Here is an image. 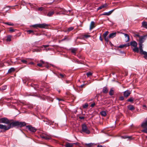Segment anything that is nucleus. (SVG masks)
<instances>
[{
    "instance_id": "obj_49",
    "label": "nucleus",
    "mask_w": 147,
    "mask_h": 147,
    "mask_svg": "<svg viewBox=\"0 0 147 147\" xmlns=\"http://www.w3.org/2000/svg\"><path fill=\"white\" fill-rule=\"evenodd\" d=\"M90 37V36L89 35H83V37L86 38H88Z\"/></svg>"
},
{
    "instance_id": "obj_30",
    "label": "nucleus",
    "mask_w": 147,
    "mask_h": 147,
    "mask_svg": "<svg viewBox=\"0 0 147 147\" xmlns=\"http://www.w3.org/2000/svg\"><path fill=\"white\" fill-rule=\"evenodd\" d=\"M100 113L101 115L103 116H105L106 115V113L105 111H102L100 112Z\"/></svg>"
},
{
    "instance_id": "obj_24",
    "label": "nucleus",
    "mask_w": 147,
    "mask_h": 147,
    "mask_svg": "<svg viewBox=\"0 0 147 147\" xmlns=\"http://www.w3.org/2000/svg\"><path fill=\"white\" fill-rule=\"evenodd\" d=\"M46 121V124L50 125L52 124L53 122L51 121L48 119H47Z\"/></svg>"
},
{
    "instance_id": "obj_9",
    "label": "nucleus",
    "mask_w": 147,
    "mask_h": 147,
    "mask_svg": "<svg viewBox=\"0 0 147 147\" xmlns=\"http://www.w3.org/2000/svg\"><path fill=\"white\" fill-rule=\"evenodd\" d=\"M146 36L144 35L140 37L139 39V43L142 44L144 42V40L145 39V38Z\"/></svg>"
},
{
    "instance_id": "obj_42",
    "label": "nucleus",
    "mask_w": 147,
    "mask_h": 147,
    "mask_svg": "<svg viewBox=\"0 0 147 147\" xmlns=\"http://www.w3.org/2000/svg\"><path fill=\"white\" fill-rule=\"evenodd\" d=\"M88 104L86 103L85 104L83 105V107L84 108H86L88 107Z\"/></svg>"
},
{
    "instance_id": "obj_16",
    "label": "nucleus",
    "mask_w": 147,
    "mask_h": 147,
    "mask_svg": "<svg viewBox=\"0 0 147 147\" xmlns=\"http://www.w3.org/2000/svg\"><path fill=\"white\" fill-rule=\"evenodd\" d=\"M95 23L94 22H93L92 21L90 23V30H91L94 27H95Z\"/></svg>"
},
{
    "instance_id": "obj_22",
    "label": "nucleus",
    "mask_w": 147,
    "mask_h": 147,
    "mask_svg": "<svg viewBox=\"0 0 147 147\" xmlns=\"http://www.w3.org/2000/svg\"><path fill=\"white\" fill-rule=\"evenodd\" d=\"M133 50L134 52L137 53H138L139 52V48L137 47H134V48L133 49Z\"/></svg>"
},
{
    "instance_id": "obj_48",
    "label": "nucleus",
    "mask_w": 147,
    "mask_h": 147,
    "mask_svg": "<svg viewBox=\"0 0 147 147\" xmlns=\"http://www.w3.org/2000/svg\"><path fill=\"white\" fill-rule=\"evenodd\" d=\"M76 50L75 49H72L71 50V52L74 53H76Z\"/></svg>"
},
{
    "instance_id": "obj_13",
    "label": "nucleus",
    "mask_w": 147,
    "mask_h": 147,
    "mask_svg": "<svg viewBox=\"0 0 147 147\" xmlns=\"http://www.w3.org/2000/svg\"><path fill=\"white\" fill-rule=\"evenodd\" d=\"M48 26V25L45 23L40 24V28H47Z\"/></svg>"
},
{
    "instance_id": "obj_38",
    "label": "nucleus",
    "mask_w": 147,
    "mask_h": 147,
    "mask_svg": "<svg viewBox=\"0 0 147 147\" xmlns=\"http://www.w3.org/2000/svg\"><path fill=\"white\" fill-rule=\"evenodd\" d=\"M4 24H7V25H9V26H13L14 25V24L13 23H12L11 22H5L4 23Z\"/></svg>"
},
{
    "instance_id": "obj_41",
    "label": "nucleus",
    "mask_w": 147,
    "mask_h": 147,
    "mask_svg": "<svg viewBox=\"0 0 147 147\" xmlns=\"http://www.w3.org/2000/svg\"><path fill=\"white\" fill-rule=\"evenodd\" d=\"M74 28L73 27H71L68 28L67 29V31L68 32H70L72 30H73L74 29Z\"/></svg>"
},
{
    "instance_id": "obj_45",
    "label": "nucleus",
    "mask_w": 147,
    "mask_h": 147,
    "mask_svg": "<svg viewBox=\"0 0 147 147\" xmlns=\"http://www.w3.org/2000/svg\"><path fill=\"white\" fill-rule=\"evenodd\" d=\"M134 99L132 97L130 98L129 99H127V101L128 102H132L134 101Z\"/></svg>"
},
{
    "instance_id": "obj_55",
    "label": "nucleus",
    "mask_w": 147,
    "mask_h": 147,
    "mask_svg": "<svg viewBox=\"0 0 147 147\" xmlns=\"http://www.w3.org/2000/svg\"><path fill=\"white\" fill-rule=\"evenodd\" d=\"M95 105V102H94L93 103L91 104V107H94Z\"/></svg>"
},
{
    "instance_id": "obj_12",
    "label": "nucleus",
    "mask_w": 147,
    "mask_h": 147,
    "mask_svg": "<svg viewBox=\"0 0 147 147\" xmlns=\"http://www.w3.org/2000/svg\"><path fill=\"white\" fill-rule=\"evenodd\" d=\"M116 34L117 33L116 32H113L110 34L108 37L109 39V38H113L114 37L116 36Z\"/></svg>"
},
{
    "instance_id": "obj_10",
    "label": "nucleus",
    "mask_w": 147,
    "mask_h": 147,
    "mask_svg": "<svg viewBox=\"0 0 147 147\" xmlns=\"http://www.w3.org/2000/svg\"><path fill=\"white\" fill-rule=\"evenodd\" d=\"M131 94V92L129 90H127L123 93V95L125 97H127L128 96Z\"/></svg>"
},
{
    "instance_id": "obj_18",
    "label": "nucleus",
    "mask_w": 147,
    "mask_h": 147,
    "mask_svg": "<svg viewBox=\"0 0 147 147\" xmlns=\"http://www.w3.org/2000/svg\"><path fill=\"white\" fill-rule=\"evenodd\" d=\"M128 109L131 111H133L135 109V108L132 105H129L127 106Z\"/></svg>"
},
{
    "instance_id": "obj_25",
    "label": "nucleus",
    "mask_w": 147,
    "mask_h": 147,
    "mask_svg": "<svg viewBox=\"0 0 147 147\" xmlns=\"http://www.w3.org/2000/svg\"><path fill=\"white\" fill-rule=\"evenodd\" d=\"M107 5L106 3H105L100 7H99L98 8V10H100L102 9V8L106 7L107 6Z\"/></svg>"
},
{
    "instance_id": "obj_33",
    "label": "nucleus",
    "mask_w": 147,
    "mask_h": 147,
    "mask_svg": "<svg viewBox=\"0 0 147 147\" xmlns=\"http://www.w3.org/2000/svg\"><path fill=\"white\" fill-rule=\"evenodd\" d=\"M58 76L59 78H64L65 76V74H60Z\"/></svg>"
},
{
    "instance_id": "obj_53",
    "label": "nucleus",
    "mask_w": 147,
    "mask_h": 147,
    "mask_svg": "<svg viewBox=\"0 0 147 147\" xmlns=\"http://www.w3.org/2000/svg\"><path fill=\"white\" fill-rule=\"evenodd\" d=\"M49 46V45H43L42 47H41V48H42V47H44L45 48H46L47 47H48Z\"/></svg>"
},
{
    "instance_id": "obj_62",
    "label": "nucleus",
    "mask_w": 147,
    "mask_h": 147,
    "mask_svg": "<svg viewBox=\"0 0 147 147\" xmlns=\"http://www.w3.org/2000/svg\"><path fill=\"white\" fill-rule=\"evenodd\" d=\"M43 64H44V62L42 60L40 61Z\"/></svg>"
},
{
    "instance_id": "obj_28",
    "label": "nucleus",
    "mask_w": 147,
    "mask_h": 147,
    "mask_svg": "<svg viewBox=\"0 0 147 147\" xmlns=\"http://www.w3.org/2000/svg\"><path fill=\"white\" fill-rule=\"evenodd\" d=\"M15 70V69L14 68H11L8 70V73H10L13 72Z\"/></svg>"
},
{
    "instance_id": "obj_61",
    "label": "nucleus",
    "mask_w": 147,
    "mask_h": 147,
    "mask_svg": "<svg viewBox=\"0 0 147 147\" xmlns=\"http://www.w3.org/2000/svg\"><path fill=\"white\" fill-rule=\"evenodd\" d=\"M36 51H38V52H40V50H39L38 49H36Z\"/></svg>"
},
{
    "instance_id": "obj_39",
    "label": "nucleus",
    "mask_w": 147,
    "mask_h": 147,
    "mask_svg": "<svg viewBox=\"0 0 147 147\" xmlns=\"http://www.w3.org/2000/svg\"><path fill=\"white\" fill-rule=\"evenodd\" d=\"M49 90V87L48 86H46V87H44L43 88V90L46 91H48Z\"/></svg>"
},
{
    "instance_id": "obj_50",
    "label": "nucleus",
    "mask_w": 147,
    "mask_h": 147,
    "mask_svg": "<svg viewBox=\"0 0 147 147\" xmlns=\"http://www.w3.org/2000/svg\"><path fill=\"white\" fill-rule=\"evenodd\" d=\"M124 99V98L123 96H121L119 97V100H123Z\"/></svg>"
},
{
    "instance_id": "obj_6",
    "label": "nucleus",
    "mask_w": 147,
    "mask_h": 147,
    "mask_svg": "<svg viewBox=\"0 0 147 147\" xmlns=\"http://www.w3.org/2000/svg\"><path fill=\"white\" fill-rule=\"evenodd\" d=\"M9 120L6 118L4 117L0 119V123H4L9 125L11 123Z\"/></svg>"
},
{
    "instance_id": "obj_7",
    "label": "nucleus",
    "mask_w": 147,
    "mask_h": 147,
    "mask_svg": "<svg viewBox=\"0 0 147 147\" xmlns=\"http://www.w3.org/2000/svg\"><path fill=\"white\" fill-rule=\"evenodd\" d=\"M26 127L28 130L32 132H35L37 130L35 128L31 125H27L26 126Z\"/></svg>"
},
{
    "instance_id": "obj_27",
    "label": "nucleus",
    "mask_w": 147,
    "mask_h": 147,
    "mask_svg": "<svg viewBox=\"0 0 147 147\" xmlns=\"http://www.w3.org/2000/svg\"><path fill=\"white\" fill-rule=\"evenodd\" d=\"M121 33L124 34V36H125V37L126 38V37L127 38V40H126L127 41H129V35L128 34H125V33H122V32H121Z\"/></svg>"
},
{
    "instance_id": "obj_60",
    "label": "nucleus",
    "mask_w": 147,
    "mask_h": 147,
    "mask_svg": "<svg viewBox=\"0 0 147 147\" xmlns=\"http://www.w3.org/2000/svg\"><path fill=\"white\" fill-rule=\"evenodd\" d=\"M66 39V38L65 37L62 40V41L64 40H65Z\"/></svg>"
},
{
    "instance_id": "obj_51",
    "label": "nucleus",
    "mask_w": 147,
    "mask_h": 147,
    "mask_svg": "<svg viewBox=\"0 0 147 147\" xmlns=\"http://www.w3.org/2000/svg\"><path fill=\"white\" fill-rule=\"evenodd\" d=\"M44 9V8L42 7H41L38 9V10L39 11H42Z\"/></svg>"
},
{
    "instance_id": "obj_58",
    "label": "nucleus",
    "mask_w": 147,
    "mask_h": 147,
    "mask_svg": "<svg viewBox=\"0 0 147 147\" xmlns=\"http://www.w3.org/2000/svg\"><path fill=\"white\" fill-rule=\"evenodd\" d=\"M99 39L100 40H101V41H102V40H103L102 38L101 37V36H100L99 37Z\"/></svg>"
},
{
    "instance_id": "obj_20",
    "label": "nucleus",
    "mask_w": 147,
    "mask_h": 147,
    "mask_svg": "<svg viewBox=\"0 0 147 147\" xmlns=\"http://www.w3.org/2000/svg\"><path fill=\"white\" fill-rule=\"evenodd\" d=\"M74 144L75 143H67L65 145V147H73V146Z\"/></svg>"
},
{
    "instance_id": "obj_15",
    "label": "nucleus",
    "mask_w": 147,
    "mask_h": 147,
    "mask_svg": "<svg viewBox=\"0 0 147 147\" xmlns=\"http://www.w3.org/2000/svg\"><path fill=\"white\" fill-rule=\"evenodd\" d=\"M115 9H113L108 12H105L102 14L103 15L109 16L114 11Z\"/></svg>"
},
{
    "instance_id": "obj_44",
    "label": "nucleus",
    "mask_w": 147,
    "mask_h": 147,
    "mask_svg": "<svg viewBox=\"0 0 147 147\" xmlns=\"http://www.w3.org/2000/svg\"><path fill=\"white\" fill-rule=\"evenodd\" d=\"M92 73L90 72H89L86 73L87 76L88 77L92 75Z\"/></svg>"
},
{
    "instance_id": "obj_54",
    "label": "nucleus",
    "mask_w": 147,
    "mask_h": 147,
    "mask_svg": "<svg viewBox=\"0 0 147 147\" xmlns=\"http://www.w3.org/2000/svg\"><path fill=\"white\" fill-rule=\"evenodd\" d=\"M97 147H106L105 146H103L101 145H98L97 146Z\"/></svg>"
},
{
    "instance_id": "obj_36",
    "label": "nucleus",
    "mask_w": 147,
    "mask_h": 147,
    "mask_svg": "<svg viewBox=\"0 0 147 147\" xmlns=\"http://www.w3.org/2000/svg\"><path fill=\"white\" fill-rule=\"evenodd\" d=\"M142 54L144 55V57L146 59H147V52L146 51H144Z\"/></svg>"
},
{
    "instance_id": "obj_3",
    "label": "nucleus",
    "mask_w": 147,
    "mask_h": 147,
    "mask_svg": "<svg viewBox=\"0 0 147 147\" xmlns=\"http://www.w3.org/2000/svg\"><path fill=\"white\" fill-rule=\"evenodd\" d=\"M12 124V122H11L9 125H8V126L0 124V129L5 131L8 130L11 128L13 127Z\"/></svg>"
},
{
    "instance_id": "obj_1",
    "label": "nucleus",
    "mask_w": 147,
    "mask_h": 147,
    "mask_svg": "<svg viewBox=\"0 0 147 147\" xmlns=\"http://www.w3.org/2000/svg\"><path fill=\"white\" fill-rule=\"evenodd\" d=\"M12 123L13 127L16 126H18L22 127L26 125V123L25 122H19L18 121L12 122Z\"/></svg>"
},
{
    "instance_id": "obj_17",
    "label": "nucleus",
    "mask_w": 147,
    "mask_h": 147,
    "mask_svg": "<svg viewBox=\"0 0 147 147\" xmlns=\"http://www.w3.org/2000/svg\"><path fill=\"white\" fill-rule=\"evenodd\" d=\"M108 91V89L107 87L105 86L103 87L102 90L103 93L105 94L107 93Z\"/></svg>"
},
{
    "instance_id": "obj_2",
    "label": "nucleus",
    "mask_w": 147,
    "mask_h": 147,
    "mask_svg": "<svg viewBox=\"0 0 147 147\" xmlns=\"http://www.w3.org/2000/svg\"><path fill=\"white\" fill-rule=\"evenodd\" d=\"M59 11L57 13V14H63L64 15H70V12L71 11V10L66 11L65 9L63 8H60L59 10Z\"/></svg>"
},
{
    "instance_id": "obj_35",
    "label": "nucleus",
    "mask_w": 147,
    "mask_h": 147,
    "mask_svg": "<svg viewBox=\"0 0 147 147\" xmlns=\"http://www.w3.org/2000/svg\"><path fill=\"white\" fill-rule=\"evenodd\" d=\"M51 139V137L50 136L46 135L45 136V138H44V139L47 140H50Z\"/></svg>"
},
{
    "instance_id": "obj_11",
    "label": "nucleus",
    "mask_w": 147,
    "mask_h": 147,
    "mask_svg": "<svg viewBox=\"0 0 147 147\" xmlns=\"http://www.w3.org/2000/svg\"><path fill=\"white\" fill-rule=\"evenodd\" d=\"M130 45L131 46V47L132 48V47H137L138 44L136 41H133L131 42L129 45Z\"/></svg>"
},
{
    "instance_id": "obj_63",
    "label": "nucleus",
    "mask_w": 147,
    "mask_h": 147,
    "mask_svg": "<svg viewBox=\"0 0 147 147\" xmlns=\"http://www.w3.org/2000/svg\"><path fill=\"white\" fill-rule=\"evenodd\" d=\"M57 99H58V100L59 101H61V100H62L61 99H60L58 98Z\"/></svg>"
},
{
    "instance_id": "obj_64",
    "label": "nucleus",
    "mask_w": 147,
    "mask_h": 147,
    "mask_svg": "<svg viewBox=\"0 0 147 147\" xmlns=\"http://www.w3.org/2000/svg\"><path fill=\"white\" fill-rule=\"evenodd\" d=\"M30 64H33V62H31Z\"/></svg>"
},
{
    "instance_id": "obj_26",
    "label": "nucleus",
    "mask_w": 147,
    "mask_h": 147,
    "mask_svg": "<svg viewBox=\"0 0 147 147\" xmlns=\"http://www.w3.org/2000/svg\"><path fill=\"white\" fill-rule=\"evenodd\" d=\"M12 36L11 35H8L7 36L6 40L8 42L10 41L11 40V38Z\"/></svg>"
},
{
    "instance_id": "obj_59",
    "label": "nucleus",
    "mask_w": 147,
    "mask_h": 147,
    "mask_svg": "<svg viewBox=\"0 0 147 147\" xmlns=\"http://www.w3.org/2000/svg\"><path fill=\"white\" fill-rule=\"evenodd\" d=\"M84 86V84H82V85H81L80 86V87H81V88H83Z\"/></svg>"
},
{
    "instance_id": "obj_8",
    "label": "nucleus",
    "mask_w": 147,
    "mask_h": 147,
    "mask_svg": "<svg viewBox=\"0 0 147 147\" xmlns=\"http://www.w3.org/2000/svg\"><path fill=\"white\" fill-rule=\"evenodd\" d=\"M109 32L108 31H107L105 32L103 34V36L104 39L105 41L107 42L109 41L108 37H107V36L108 35Z\"/></svg>"
},
{
    "instance_id": "obj_31",
    "label": "nucleus",
    "mask_w": 147,
    "mask_h": 147,
    "mask_svg": "<svg viewBox=\"0 0 147 147\" xmlns=\"http://www.w3.org/2000/svg\"><path fill=\"white\" fill-rule=\"evenodd\" d=\"M32 27L33 28H40V24H36L32 25Z\"/></svg>"
},
{
    "instance_id": "obj_57",
    "label": "nucleus",
    "mask_w": 147,
    "mask_h": 147,
    "mask_svg": "<svg viewBox=\"0 0 147 147\" xmlns=\"http://www.w3.org/2000/svg\"><path fill=\"white\" fill-rule=\"evenodd\" d=\"M79 118L81 119H84V117L83 116H80L79 117Z\"/></svg>"
},
{
    "instance_id": "obj_40",
    "label": "nucleus",
    "mask_w": 147,
    "mask_h": 147,
    "mask_svg": "<svg viewBox=\"0 0 147 147\" xmlns=\"http://www.w3.org/2000/svg\"><path fill=\"white\" fill-rule=\"evenodd\" d=\"M94 144L93 143H90L89 144H86L85 145L89 147H91Z\"/></svg>"
},
{
    "instance_id": "obj_21",
    "label": "nucleus",
    "mask_w": 147,
    "mask_h": 147,
    "mask_svg": "<svg viewBox=\"0 0 147 147\" xmlns=\"http://www.w3.org/2000/svg\"><path fill=\"white\" fill-rule=\"evenodd\" d=\"M129 43H128V44H126L121 45L119 46V48H122L124 47H129Z\"/></svg>"
},
{
    "instance_id": "obj_37",
    "label": "nucleus",
    "mask_w": 147,
    "mask_h": 147,
    "mask_svg": "<svg viewBox=\"0 0 147 147\" xmlns=\"http://www.w3.org/2000/svg\"><path fill=\"white\" fill-rule=\"evenodd\" d=\"M27 32L29 34H32V35H33L34 34V32L33 30H28L27 31Z\"/></svg>"
},
{
    "instance_id": "obj_34",
    "label": "nucleus",
    "mask_w": 147,
    "mask_h": 147,
    "mask_svg": "<svg viewBox=\"0 0 147 147\" xmlns=\"http://www.w3.org/2000/svg\"><path fill=\"white\" fill-rule=\"evenodd\" d=\"M7 87L6 86H4L1 88H0V91H3L4 90H5Z\"/></svg>"
},
{
    "instance_id": "obj_46",
    "label": "nucleus",
    "mask_w": 147,
    "mask_h": 147,
    "mask_svg": "<svg viewBox=\"0 0 147 147\" xmlns=\"http://www.w3.org/2000/svg\"><path fill=\"white\" fill-rule=\"evenodd\" d=\"M15 30L13 29L12 28H10L9 29V31L11 32H13L15 31Z\"/></svg>"
},
{
    "instance_id": "obj_32",
    "label": "nucleus",
    "mask_w": 147,
    "mask_h": 147,
    "mask_svg": "<svg viewBox=\"0 0 147 147\" xmlns=\"http://www.w3.org/2000/svg\"><path fill=\"white\" fill-rule=\"evenodd\" d=\"M27 59H20V60L23 63L27 64L28 62Z\"/></svg>"
},
{
    "instance_id": "obj_14",
    "label": "nucleus",
    "mask_w": 147,
    "mask_h": 147,
    "mask_svg": "<svg viewBox=\"0 0 147 147\" xmlns=\"http://www.w3.org/2000/svg\"><path fill=\"white\" fill-rule=\"evenodd\" d=\"M139 49L140 50V53L141 54H142L144 51L142 49V44L139 43Z\"/></svg>"
},
{
    "instance_id": "obj_56",
    "label": "nucleus",
    "mask_w": 147,
    "mask_h": 147,
    "mask_svg": "<svg viewBox=\"0 0 147 147\" xmlns=\"http://www.w3.org/2000/svg\"><path fill=\"white\" fill-rule=\"evenodd\" d=\"M37 65L38 66L41 67H42V64H41V63H38V64H37Z\"/></svg>"
},
{
    "instance_id": "obj_5",
    "label": "nucleus",
    "mask_w": 147,
    "mask_h": 147,
    "mask_svg": "<svg viewBox=\"0 0 147 147\" xmlns=\"http://www.w3.org/2000/svg\"><path fill=\"white\" fill-rule=\"evenodd\" d=\"M82 131L87 134H89L90 133V131L88 129L87 127L85 124H83L82 126Z\"/></svg>"
},
{
    "instance_id": "obj_4",
    "label": "nucleus",
    "mask_w": 147,
    "mask_h": 147,
    "mask_svg": "<svg viewBox=\"0 0 147 147\" xmlns=\"http://www.w3.org/2000/svg\"><path fill=\"white\" fill-rule=\"evenodd\" d=\"M141 126L144 129L143 130V131L147 133V119H145L141 125Z\"/></svg>"
},
{
    "instance_id": "obj_19",
    "label": "nucleus",
    "mask_w": 147,
    "mask_h": 147,
    "mask_svg": "<svg viewBox=\"0 0 147 147\" xmlns=\"http://www.w3.org/2000/svg\"><path fill=\"white\" fill-rule=\"evenodd\" d=\"M142 27L147 29V22L144 21L142 23Z\"/></svg>"
},
{
    "instance_id": "obj_43",
    "label": "nucleus",
    "mask_w": 147,
    "mask_h": 147,
    "mask_svg": "<svg viewBox=\"0 0 147 147\" xmlns=\"http://www.w3.org/2000/svg\"><path fill=\"white\" fill-rule=\"evenodd\" d=\"M122 138H129V139H131V136H122Z\"/></svg>"
},
{
    "instance_id": "obj_52",
    "label": "nucleus",
    "mask_w": 147,
    "mask_h": 147,
    "mask_svg": "<svg viewBox=\"0 0 147 147\" xmlns=\"http://www.w3.org/2000/svg\"><path fill=\"white\" fill-rule=\"evenodd\" d=\"M134 36L135 37H137L139 38H140V37H141V36H140L138 34H135L134 35Z\"/></svg>"
},
{
    "instance_id": "obj_29",
    "label": "nucleus",
    "mask_w": 147,
    "mask_h": 147,
    "mask_svg": "<svg viewBox=\"0 0 147 147\" xmlns=\"http://www.w3.org/2000/svg\"><path fill=\"white\" fill-rule=\"evenodd\" d=\"M54 13V11H50L47 14V16H52Z\"/></svg>"
},
{
    "instance_id": "obj_47",
    "label": "nucleus",
    "mask_w": 147,
    "mask_h": 147,
    "mask_svg": "<svg viewBox=\"0 0 147 147\" xmlns=\"http://www.w3.org/2000/svg\"><path fill=\"white\" fill-rule=\"evenodd\" d=\"M46 135V134H42L40 135V137L43 138L44 139L45 138V136Z\"/></svg>"
},
{
    "instance_id": "obj_23",
    "label": "nucleus",
    "mask_w": 147,
    "mask_h": 147,
    "mask_svg": "<svg viewBox=\"0 0 147 147\" xmlns=\"http://www.w3.org/2000/svg\"><path fill=\"white\" fill-rule=\"evenodd\" d=\"M114 93V91L113 88H111L109 92V94L111 96L113 95Z\"/></svg>"
}]
</instances>
